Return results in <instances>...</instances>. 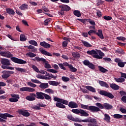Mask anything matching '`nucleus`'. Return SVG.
<instances>
[{
	"label": "nucleus",
	"instance_id": "nucleus-1",
	"mask_svg": "<svg viewBox=\"0 0 126 126\" xmlns=\"http://www.w3.org/2000/svg\"><path fill=\"white\" fill-rule=\"evenodd\" d=\"M88 55H92L93 58L94 59H98V60H101L103 59V57L105 56V54L101 51V50H89L87 52Z\"/></svg>",
	"mask_w": 126,
	"mask_h": 126
},
{
	"label": "nucleus",
	"instance_id": "nucleus-2",
	"mask_svg": "<svg viewBox=\"0 0 126 126\" xmlns=\"http://www.w3.org/2000/svg\"><path fill=\"white\" fill-rule=\"evenodd\" d=\"M77 122L78 123H91L88 124V126H99V125L97 124V120L94 118H89L85 120H81L79 118H78Z\"/></svg>",
	"mask_w": 126,
	"mask_h": 126
},
{
	"label": "nucleus",
	"instance_id": "nucleus-3",
	"mask_svg": "<svg viewBox=\"0 0 126 126\" xmlns=\"http://www.w3.org/2000/svg\"><path fill=\"white\" fill-rule=\"evenodd\" d=\"M54 101L56 102H59L56 103V107H58V108H61L62 109H64V108H65V106L64 105H67V104H68V101H67V100H65L57 97H54ZM61 103H62V104ZM63 104H64V105Z\"/></svg>",
	"mask_w": 126,
	"mask_h": 126
},
{
	"label": "nucleus",
	"instance_id": "nucleus-4",
	"mask_svg": "<svg viewBox=\"0 0 126 126\" xmlns=\"http://www.w3.org/2000/svg\"><path fill=\"white\" fill-rule=\"evenodd\" d=\"M81 108L82 109H84L85 110H88L89 111H91L93 113H97V112H99L100 111V108L94 106H88V105L81 104Z\"/></svg>",
	"mask_w": 126,
	"mask_h": 126
},
{
	"label": "nucleus",
	"instance_id": "nucleus-5",
	"mask_svg": "<svg viewBox=\"0 0 126 126\" xmlns=\"http://www.w3.org/2000/svg\"><path fill=\"white\" fill-rule=\"evenodd\" d=\"M33 61H37V62H42L44 63L45 68H52V66L49 63L48 61H46V59L43 58H39V57H36L33 59Z\"/></svg>",
	"mask_w": 126,
	"mask_h": 126
},
{
	"label": "nucleus",
	"instance_id": "nucleus-6",
	"mask_svg": "<svg viewBox=\"0 0 126 126\" xmlns=\"http://www.w3.org/2000/svg\"><path fill=\"white\" fill-rule=\"evenodd\" d=\"M11 60L12 61V62H13V63H19L20 64H24L27 63L26 61L15 57L11 58Z\"/></svg>",
	"mask_w": 126,
	"mask_h": 126
},
{
	"label": "nucleus",
	"instance_id": "nucleus-7",
	"mask_svg": "<svg viewBox=\"0 0 126 126\" xmlns=\"http://www.w3.org/2000/svg\"><path fill=\"white\" fill-rule=\"evenodd\" d=\"M2 73V78H3V79H7V78L10 76V74H12L14 73V72L10 71H3Z\"/></svg>",
	"mask_w": 126,
	"mask_h": 126
},
{
	"label": "nucleus",
	"instance_id": "nucleus-8",
	"mask_svg": "<svg viewBox=\"0 0 126 126\" xmlns=\"http://www.w3.org/2000/svg\"><path fill=\"white\" fill-rule=\"evenodd\" d=\"M99 94L108 97V98H110V99H113L114 97L113 94H111V93H108L106 91H100L99 92Z\"/></svg>",
	"mask_w": 126,
	"mask_h": 126
},
{
	"label": "nucleus",
	"instance_id": "nucleus-9",
	"mask_svg": "<svg viewBox=\"0 0 126 126\" xmlns=\"http://www.w3.org/2000/svg\"><path fill=\"white\" fill-rule=\"evenodd\" d=\"M11 96L12 98H9V101H10V102H12V103L15 102H18V99L20 98L18 94H11Z\"/></svg>",
	"mask_w": 126,
	"mask_h": 126
},
{
	"label": "nucleus",
	"instance_id": "nucleus-10",
	"mask_svg": "<svg viewBox=\"0 0 126 126\" xmlns=\"http://www.w3.org/2000/svg\"><path fill=\"white\" fill-rule=\"evenodd\" d=\"M26 99L28 101H34L36 99V94H30L29 95H27L26 97Z\"/></svg>",
	"mask_w": 126,
	"mask_h": 126
},
{
	"label": "nucleus",
	"instance_id": "nucleus-11",
	"mask_svg": "<svg viewBox=\"0 0 126 126\" xmlns=\"http://www.w3.org/2000/svg\"><path fill=\"white\" fill-rule=\"evenodd\" d=\"M20 91L23 92L24 91H27L28 92H34L35 89L30 87H23L20 89Z\"/></svg>",
	"mask_w": 126,
	"mask_h": 126
},
{
	"label": "nucleus",
	"instance_id": "nucleus-12",
	"mask_svg": "<svg viewBox=\"0 0 126 126\" xmlns=\"http://www.w3.org/2000/svg\"><path fill=\"white\" fill-rule=\"evenodd\" d=\"M18 112L20 115H22L24 117H29V116H30V113L28 112L27 110H20Z\"/></svg>",
	"mask_w": 126,
	"mask_h": 126
},
{
	"label": "nucleus",
	"instance_id": "nucleus-13",
	"mask_svg": "<svg viewBox=\"0 0 126 126\" xmlns=\"http://www.w3.org/2000/svg\"><path fill=\"white\" fill-rule=\"evenodd\" d=\"M0 118H1V119H3L4 120H6L7 118H13V116L8 113H0Z\"/></svg>",
	"mask_w": 126,
	"mask_h": 126
},
{
	"label": "nucleus",
	"instance_id": "nucleus-14",
	"mask_svg": "<svg viewBox=\"0 0 126 126\" xmlns=\"http://www.w3.org/2000/svg\"><path fill=\"white\" fill-rule=\"evenodd\" d=\"M0 63L4 65H10V62H9V60L6 59H1Z\"/></svg>",
	"mask_w": 126,
	"mask_h": 126
},
{
	"label": "nucleus",
	"instance_id": "nucleus-15",
	"mask_svg": "<svg viewBox=\"0 0 126 126\" xmlns=\"http://www.w3.org/2000/svg\"><path fill=\"white\" fill-rule=\"evenodd\" d=\"M45 93L42 92H36V97L37 99H40L41 100L44 99V95Z\"/></svg>",
	"mask_w": 126,
	"mask_h": 126
},
{
	"label": "nucleus",
	"instance_id": "nucleus-16",
	"mask_svg": "<svg viewBox=\"0 0 126 126\" xmlns=\"http://www.w3.org/2000/svg\"><path fill=\"white\" fill-rule=\"evenodd\" d=\"M68 106L69 107V108H71L72 109L74 108H78V104L73 101L69 102Z\"/></svg>",
	"mask_w": 126,
	"mask_h": 126
},
{
	"label": "nucleus",
	"instance_id": "nucleus-17",
	"mask_svg": "<svg viewBox=\"0 0 126 126\" xmlns=\"http://www.w3.org/2000/svg\"><path fill=\"white\" fill-rule=\"evenodd\" d=\"M59 7L61 8L63 11H68L70 9V7L66 5H60Z\"/></svg>",
	"mask_w": 126,
	"mask_h": 126
},
{
	"label": "nucleus",
	"instance_id": "nucleus-18",
	"mask_svg": "<svg viewBox=\"0 0 126 126\" xmlns=\"http://www.w3.org/2000/svg\"><path fill=\"white\" fill-rule=\"evenodd\" d=\"M40 45L42 47H43V48H45V49H49V48H51V45L49 43H47L45 41L40 42Z\"/></svg>",
	"mask_w": 126,
	"mask_h": 126
},
{
	"label": "nucleus",
	"instance_id": "nucleus-19",
	"mask_svg": "<svg viewBox=\"0 0 126 126\" xmlns=\"http://www.w3.org/2000/svg\"><path fill=\"white\" fill-rule=\"evenodd\" d=\"M36 77H37V78H39V79H44L45 80H49V79H50V78L41 74L36 75Z\"/></svg>",
	"mask_w": 126,
	"mask_h": 126
},
{
	"label": "nucleus",
	"instance_id": "nucleus-20",
	"mask_svg": "<svg viewBox=\"0 0 126 126\" xmlns=\"http://www.w3.org/2000/svg\"><path fill=\"white\" fill-rule=\"evenodd\" d=\"M48 83L50 85H52V86H58V85L61 84V82L55 81H49Z\"/></svg>",
	"mask_w": 126,
	"mask_h": 126
},
{
	"label": "nucleus",
	"instance_id": "nucleus-21",
	"mask_svg": "<svg viewBox=\"0 0 126 126\" xmlns=\"http://www.w3.org/2000/svg\"><path fill=\"white\" fill-rule=\"evenodd\" d=\"M110 86L113 90H119L120 89V86L115 83L111 84Z\"/></svg>",
	"mask_w": 126,
	"mask_h": 126
},
{
	"label": "nucleus",
	"instance_id": "nucleus-22",
	"mask_svg": "<svg viewBox=\"0 0 126 126\" xmlns=\"http://www.w3.org/2000/svg\"><path fill=\"white\" fill-rule=\"evenodd\" d=\"M98 83L102 87H105V88H109V85L107 83H106L103 81H99Z\"/></svg>",
	"mask_w": 126,
	"mask_h": 126
},
{
	"label": "nucleus",
	"instance_id": "nucleus-23",
	"mask_svg": "<svg viewBox=\"0 0 126 126\" xmlns=\"http://www.w3.org/2000/svg\"><path fill=\"white\" fill-rule=\"evenodd\" d=\"M39 87L41 88V89H46V88L49 87V84H48V83H42L39 85Z\"/></svg>",
	"mask_w": 126,
	"mask_h": 126
},
{
	"label": "nucleus",
	"instance_id": "nucleus-24",
	"mask_svg": "<svg viewBox=\"0 0 126 126\" xmlns=\"http://www.w3.org/2000/svg\"><path fill=\"white\" fill-rule=\"evenodd\" d=\"M95 34L100 38V39H104V35H103V32L102 30H98L97 32H95Z\"/></svg>",
	"mask_w": 126,
	"mask_h": 126
},
{
	"label": "nucleus",
	"instance_id": "nucleus-25",
	"mask_svg": "<svg viewBox=\"0 0 126 126\" xmlns=\"http://www.w3.org/2000/svg\"><path fill=\"white\" fill-rule=\"evenodd\" d=\"M85 88L86 89L89 90V91H91V92H93L94 93L96 92V90H95V88L90 86H86Z\"/></svg>",
	"mask_w": 126,
	"mask_h": 126
},
{
	"label": "nucleus",
	"instance_id": "nucleus-26",
	"mask_svg": "<svg viewBox=\"0 0 126 126\" xmlns=\"http://www.w3.org/2000/svg\"><path fill=\"white\" fill-rule=\"evenodd\" d=\"M80 114L82 117H88L89 116V114L86 111L82 109H80Z\"/></svg>",
	"mask_w": 126,
	"mask_h": 126
},
{
	"label": "nucleus",
	"instance_id": "nucleus-27",
	"mask_svg": "<svg viewBox=\"0 0 126 126\" xmlns=\"http://www.w3.org/2000/svg\"><path fill=\"white\" fill-rule=\"evenodd\" d=\"M27 40V37L25 36V34H21L20 36V40L21 42H25Z\"/></svg>",
	"mask_w": 126,
	"mask_h": 126
},
{
	"label": "nucleus",
	"instance_id": "nucleus-28",
	"mask_svg": "<svg viewBox=\"0 0 126 126\" xmlns=\"http://www.w3.org/2000/svg\"><path fill=\"white\" fill-rule=\"evenodd\" d=\"M40 52L43 55H45V56H48L49 57H52V54L48 52L47 51H46V50H41Z\"/></svg>",
	"mask_w": 126,
	"mask_h": 126
},
{
	"label": "nucleus",
	"instance_id": "nucleus-29",
	"mask_svg": "<svg viewBox=\"0 0 126 126\" xmlns=\"http://www.w3.org/2000/svg\"><path fill=\"white\" fill-rule=\"evenodd\" d=\"M6 10L7 13L10 15H14V14H15V12H14V11L12 9L7 8L6 9Z\"/></svg>",
	"mask_w": 126,
	"mask_h": 126
},
{
	"label": "nucleus",
	"instance_id": "nucleus-30",
	"mask_svg": "<svg viewBox=\"0 0 126 126\" xmlns=\"http://www.w3.org/2000/svg\"><path fill=\"white\" fill-rule=\"evenodd\" d=\"M106 109V110H109V109H112L113 106L110 105L108 103H104L103 104V108Z\"/></svg>",
	"mask_w": 126,
	"mask_h": 126
},
{
	"label": "nucleus",
	"instance_id": "nucleus-31",
	"mask_svg": "<svg viewBox=\"0 0 126 126\" xmlns=\"http://www.w3.org/2000/svg\"><path fill=\"white\" fill-rule=\"evenodd\" d=\"M67 119L68 120H70V121H73V122H77V120H78V118H74L73 117H72V115H69L67 116Z\"/></svg>",
	"mask_w": 126,
	"mask_h": 126
},
{
	"label": "nucleus",
	"instance_id": "nucleus-32",
	"mask_svg": "<svg viewBox=\"0 0 126 126\" xmlns=\"http://www.w3.org/2000/svg\"><path fill=\"white\" fill-rule=\"evenodd\" d=\"M19 8L21 9V10H25V9H28V5L27 4H23L21 6L19 7Z\"/></svg>",
	"mask_w": 126,
	"mask_h": 126
},
{
	"label": "nucleus",
	"instance_id": "nucleus-33",
	"mask_svg": "<svg viewBox=\"0 0 126 126\" xmlns=\"http://www.w3.org/2000/svg\"><path fill=\"white\" fill-rule=\"evenodd\" d=\"M98 69L99 71H101V72H103V73H105V72H107L108 71V70L101 66H98Z\"/></svg>",
	"mask_w": 126,
	"mask_h": 126
},
{
	"label": "nucleus",
	"instance_id": "nucleus-34",
	"mask_svg": "<svg viewBox=\"0 0 126 126\" xmlns=\"http://www.w3.org/2000/svg\"><path fill=\"white\" fill-rule=\"evenodd\" d=\"M45 76L47 77V76H48L49 77H51V78H54V79H56V78H58V76H54V75L52 74H50L46 72L45 73Z\"/></svg>",
	"mask_w": 126,
	"mask_h": 126
},
{
	"label": "nucleus",
	"instance_id": "nucleus-35",
	"mask_svg": "<svg viewBox=\"0 0 126 126\" xmlns=\"http://www.w3.org/2000/svg\"><path fill=\"white\" fill-rule=\"evenodd\" d=\"M114 80L116 82H120L121 83H122V82H124L125 80L124 78L121 77L118 78H114Z\"/></svg>",
	"mask_w": 126,
	"mask_h": 126
},
{
	"label": "nucleus",
	"instance_id": "nucleus-36",
	"mask_svg": "<svg viewBox=\"0 0 126 126\" xmlns=\"http://www.w3.org/2000/svg\"><path fill=\"white\" fill-rule=\"evenodd\" d=\"M69 68L70 69V71H71V72H76L77 71V69L73 67L72 65H69Z\"/></svg>",
	"mask_w": 126,
	"mask_h": 126
},
{
	"label": "nucleus",
	"instance_id": "nucleus-37",
	"mask_svg": "<svg viewBox=\"0 0 126 126\" xmlns=\"http://www.w3.org/2000/svg\"><path fill=\"white\" fill-rule=\"evenodd\" d=\"M27 57H29V58H35V57L36 56V54L32 53V52H29L27 53L26 54Z\"/></svg>",
	"mask_w": 126,
	"mask_h": 126
},
{
	"label": "nucleus",
	"instance_id": "nucleus-38",
	"mask_svg": "<svg viewBox=\"0 0 126 126\" xmlns=\"http://www.w3.org/2000/svg\"><path fill=\"white\" fill-rule=\"evenodd\" d=\"M82 44H83V45H84V46H85V47H88L89 48H90L92 46V45H91V44H90L87 41H84L83 40V41H82Z\"/></svg>",
	"mask_w": 126,
	"mask_h": 126
},
{
	"label": "nucleus",
	"instance_id": "nucleus-39",
	"mask_svg": "<svg viewBox=\"0 0 126 126\" xmlns=\"http://www.w3.org/2000/svg\"><path fill=\"white\" fill-rule=\"evenodd\" d=\"M104 120V121H106L107 123H109L110 120V116L107 114H105Z\"/></svg>",
	"mask_w": 126,
	"mask_h": 126
},
{
	"label": "nucleus",
	"instance_id": "nucleus-40",
	"mask_svg": "<svg viewBox=\"0 0 126 126\" xmlns=\"http://www.w3.org/2000/svg\"><path fill=\"white\" fill-rule=\"evenodd\" d=\"M72 56L75 59H78L80 58V55L77 53L73 52L72 53Z\"/></svg>",
	"mask_w": 126,
	"mask_h": 126
},
{
	"label": "nucleus",
	"instance_id": "nucleus-41",
	"mask_svg": "<svg viewBox=\"0 0 126 126\" xmlns=\"http://www.w3.org/2000/svg\"><path fill=\"white\" fill-rule=\"evenodd\" d=\"M29 43L31 45H33V46H35L36 47L38 46V43L35 40H30L29 41Z\"/></svg>",
	"mask_w": 126,
	"mask_h": 126
},
{
	"label": "nucleus",
	"instance_id": "nucleus-42",
	"mask_svg": "<svg viewBox=\"0 0 126 126\" xmlns=\"http://www.w3.org/2000/svg\"><path fill=\"white\" fill-rule=\"evenodd\" d=\"M45 92L46 93H48V94H54V91L51 89H47L45 90Z\"/></svg>",
	"mask_w": 126,
	"mask_h": 126
},
{
	"label": "nucleus",
	"instance_id": "nucleus-43",
	"mask_svg": "<svg viewBox=\"0 0 126 126\" xmlns=\"http://www.w3.org/2000/svg\"><path fill=\"white\" fill-rule=\"evenodd\" d=\"M74 14L77 17H80L81 16V14H80V12L78 10H75L74 11Z\"/></svg>",
	"mask_w": 126,
	"mask_h": 126
},
{
	"label": "nucleus",
	"instance_id": "nucleus-44",
	"mask_svg": "<svg viewBox=\"0 0 126 126\" xmlns=\"http://www.w3.org/2000/svg\"><path fill=\"white\" fill-rule=\"evenodd\" d=\"M113 118H114V119H121L123 118V115L118 114H114L113 115Z\"/></svg>",
	"mask_w": 126,
	"mask_h": 126
},
{
	"label": "nucleus",
	"instance_id": "nucleus-45",
	"mask_svg": "<svg viewBox=\"0 0 126 126\" xmlns=\"http://www.w3.org/2000/svg\"><path fill=\"white\" fill-rule=\"evenodd\" d=\"M27 85H28V86H30V87H36L37 86V85H36V84H33V83H32L31 82H28L27 83Z\"/></svg>",
	"mask_w": 126,
	"mask_h": 126
},
{
	"label": "nucleus",
	"instance_id": "nucleus-46",
	"mask_svg": "<svg viewBox=\"0 0 126 126\" xmlns=\"http://www.w3.org/2000/svg\"><path fill=\"white\" fill-rule=\"evenodd\" d=\"M15 68L16 70L20 71V72H25V71H26V70H25V69H23L22 68L16 67Z\"/></svg>",
	"mask_w": 126,
	"mask_h": 126
},
{
	"label": "nucleus",
	"instance_id": "nucleus-47",
	"mask_svg": "<svg viewBox=\"0 0 126 126\" xmlns=\"http://www.w3.org/2000/svg\"><path fill=\"white\" fill-rule=\"evenodd\" d=\"M43 97L46 100H51L52 99V97L49 95L46 94H44Z\"/></svg>",
	"mask_w": 126,
	"mask_h": 126
},
{
	"label": "nucleus",
	"instance_id": "nucleus-48",
	"mask_svg": "<svg viewBox=\"0 0 126 126\" xmlns=\"http://www.w3.org/2000/svg\"><path fill=\"white\" fill-rule=\"evenodd\" d=\"M72 113H74V114H80V109H73L72 110Z\"/></svg>",
	"mask_w": 126,
	"mask_h": 126
},
{
	"label": "nucleus",
	"instance_id": "nucleus-49",
	"mask_svg": "<svg viewBox=\"0 0 126 126\" xmlns=\"http://www.w3.org/2000/svg\"><path fill=\"white\" fill-rule=\"evenodd\" d=\"M62 80L64 82H67L68 81H69V78L65 76L62 77Z\"/></svg>",
	"mask_w": 126,
	"mask_h": 126
},
{
	"label": "nucleus",
	"instance_id": "nucleus-50",
	"mask_svg": "<svg viewBox=\"0 0 126 126\" xmlns=\"http://www.w3.org/2000/svg\"><path fill=\"white\" fill-rule=\"evenodd\" d=\"M126 63V62H119L118 63V65H119L120 67H124L125 66V64Z\"/></svg>",
	"mask_w": 126,
	"mask_h": 126
},
{
	"label": "nucleus",
	"instance_id": "nucleus-51",
	"mask_svg": "<svg viewBox=\"0 0 126 126\" xmlns=\"http://www.w3.org/2000/svg\"><path fill=\"white\" fill-rule=\"evenodd\" d=\"M48 72H52V73H58V71L53 69H48L47 70Z\"/></svg>",
	"mask_w": 126,
	"mask_h": 126
},
{
	"label": "nucleus",
	"instance_id": "nucleus-52",
	"mask_svg": "<svg viewBox=\"0 0 126 126\" xmlns=\"http://www.w3.org/2000/svg\"><path fill=\"white\" fill-rule=\"evenodd\" d=\"M117 40H119L120 41H126V38L124 36H118L117 37Z\"/></svg>",
	"mask_w": 126,
	"mask_h": 126
},
{
	"label": "nucleus",
	"instance_id": "nucleus-53",
	"mask_svg": "<svg viewBox=\"0 0 126 126\" xmlns=\"http://www.w3.org/2000/svg\"><path fill=\"white\" fill-rule=\"evenodd\" d=\"M95 106L100 108V109H104V105H102V104L100 103H95Z\"/></svg>",
	"mask_w": 126,
	"mask_h": 126
},
{
	"label": "nucleus",
	"instance_id": "nucleus-54",
	"mask_svg": "<svg viewBox=\"0 0 126 126\" xmlns=\"http://www.w3.org/2000/svg\"><path fill=\"white\" fill-rule=\"evenodd\" d=\"M88 22H89L92 25H95V22L90 19L87 20Z\"/></svg>",
	"mask_w": 126,
	"mask_h": 126
},
{
	"label": "nucleus",
	"instance_id": "nucleus-55",
	"mask_svg": "<svg viewBox=\"0 0 126 126\" xmlns=\"http://www.w3.org/2000/svg\"><path fill=\"white\" fill-rule=\"evenodd\" d=\"M88 66L91 69H95V65L92 63H90Z\"/></svg>",
	"mask_w": 126,
	"mask_h": 126
},
{
	"label": "nucleus",
	"instance_id": "nucleus-56",
	"mask_svg": "<svg viewBox=\"0 0 126 126\" xmlns=\"http://www.w3.org/2000/svg\"><path fill=\"white\" fill-rule=\"evenodd\" d=\"M12 57V55L10 54V52H6V55L5 58H10Z\"/></svg>",
	"mask_w": 126,
	"mask_h": 126
},
{
	"label": "nucleus",
	"instance_id": "nucleus-57",
	"mask_svg": "<svg viewBox=\"0 0 126 126\" xmlns=\"http://www.w3.org/2000/svg\"><path fill=\"white\" fill-rule=\"evenodd\" d=\"M32 68H33V69H34L36 72H39V69L38 67H37V66H35V65H33L32 66Z\"/></svg>",
	"mask_w": 126,
	"mask_h": 126
},
{
	"label": "nucleus",
	"instance_id": "nucleus-58",
	"mask_svg": "<svg viewBox=\"0 0 126 126\" xmlns=\"http://www.w3.org/2000/svg\"><path fill=\"white\" fill-rule=\"evenodd\" d=\"M104 19H105V20H112V17L111 16H104L103 17Z\"/></svg>",
	"mask_w": 126,
	"mask_h": 126
},
{
	"label": "nucleus",
	"instance_id": "nucleus-59",
	"mask_svg": "<svg viewBox=\"0 0 126 126\" xmlns=\"http://www.w3.org/2000/svg\"><path fill=\"white\" fill-rule=\"evenodd\" d=\"M59 65L61 69H63V70H65V67H64V65L63 63H59Z\"/></svg>",
	"mask_w": 126,
	"mask_h": 126
},
{
	"label": "nucleus",
	"instance_id": "nucleus-60",
	"mask_svg": "<svg viewBox=\"0 0 126 126\" xmlns=\"http://www.w3.org/2000/svg\"><path fill=\"white\" fill-rule=\"evenodd\" d=\"M83 63L85 64V65H87L88 66V65L90 64V62L88 60H85L83 62Z\"/></svg>",
	"mask_w": 126,
	"mask_h": 126
},
{
	"label": "nucleus",
	"instance_id": "nucleus-61",
	"mask_svg": "<svg viewBox=\"0 0 126 126\" xmlns=\"http://www.w3.org/2000/svg\"><path fill=\"white\" fill-rule=\"evenodd\" d=\"M31 81L32 82H33V83H41V82H40L39 80H38L37 79H32Z\"/></svg>",
	"mask_w": 126,
	"mask_h": 126
},
{
	"label": "nucleus",
	"instance_id": "nucleus-62",
	"mask_svg": "<svg viewBox=\"0 0 126 126\" xmlns=\"http://www.w3.org/2000/svg\"><path fill=\"white\" fill-rule=\"evenodd\" d=\"M120 111H121V113H123V114H126V108H121L120 109Z\"/></svg>",
	"mask_w": 126,
	"mask_h": 126
},
{
	"label": "nucleus",
	"instance_id": "nucleus-63",
	"mask_svg": "<svg viewBox=\"0 0 126 126\" xmlns=\"http://www.w3.org/2000/svg\"><path fill=\"white\" fill-rule=\"evenodd\" d=\"M39 73H41V74H46V73H47V71H45L43 69H41L40 70H39Z\"/></svg>",
	"mask_w": 126,
	"mask_h": 126
},
{
	"label": "nucleus",
	"instance_id": "nucleus-64",
	"mask_svg": "<svg viewBox=\"0 0 126 126\" xmlns=\"http://www.w3.org/2000/svg\"><path fill=\"white\" fill-rule=\"evenodd\" d=\"M121 100L122 101H123L124 103H126V95L123 96L122 97Z\"/></svg>",
	"mask_w": 126,
	"mask_h": 126
}]
</instances>
